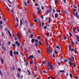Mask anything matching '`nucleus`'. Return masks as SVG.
Listing matches in <instances>:
<instances>
[{
  "label": "nucleus",
  "instance_id": "obj_11",
  "mask_svg": "<svg viewBox=\"0 0 79 79\" xmlns=\"http://www.w3.org/2000/svg\"><path fill=\"white\" fill-rule=\"evenodd\" d=\"M31 41L32 44H34V42H35V39L34 38L32 39H31Z\"/></svg>",
  "mask_w": 79,
  "mask_h": 79
},
{
  "label": "nucleus",
  "instance_id": "obj_38",
  "mask_svg": "<svg viewBox=\"0 0 79 79\" xmlns=\"http://www.w3.org/2000/svg\"><path fill=\"white\" fill-rule=\"evenodd\" d=\"M52 56L54 58H55V54H53L52 55Z\"/></svg>",
  "mask_w": 79,
  "mask_h": 79
},
{
  "label": "nucleus",
  "instance_id": "obj_41",
  "mask_svg": "<svg viewBox=\"0 0 79 79\" xmlns=\"http://www.w3.org/2000/svg\"><path fill=\"white\" fill-rule=\"evenodd\" d=\"M10 44H11V42H10V41L8 43V45H10Z\"/></svg>",
  "mask_w": 79,
  "mask_h": 79
},
{
  "label": "nucleus",
  "instance_id": "obj_8",
  "mask_svg": "<svg viewBox=\"0 0 79 79\" xmlns=\"http://www.w3.org/2000/svg\"><path fill=\"white\" fill-rule=\"evenodd\" d=\"M58 16V13H56L55 14V18H57Z\"/></svg>",
  "mask_w": 79,
  "mask_h": 79
},
{
  "label": "nucleus",
  "instance_id": "obj_26",
  "mask_svg": "<svg viewBox=\"0 0 79 79\" xmlns=\"http://www.w3.org/2000/svg\"><path fill=\"white\" fill-rule=\"evenodd\" d=\"M12 68H13L14 71H15V66L14 65L13 66Z\"/></svg>",
  "mask_w": 79,
  "mask_h": 79
},
{
  "label": "nucleus",
  "instance_id": "obj_2",
  "mask_svg": "<svg viewBox=\"0 0 79 79\" xmlns=\"http://www.w3.org/2000/svg\"><path fill=\"white\" fill-rule=\"evenodd\" d=\"M73 12L74 16L77 17L78 19H79V15L78 16H77V10L74 9L73 11Z\"/></svg>",
  "mask_w": 79,
  "mask_h": 79
},
{
  "label": "nucleus",
  "instance_id": "obj_5",
  "mask_svg": "<svg viewBox=\"0 0 79 79\" xmlns=\"http://www.w3.org/2000/svg\"><path fill=\"white\" fill-rule=\"evenodd\" d=\"M10 55L12 57H13V51L10 50Z\"/></svg>",
  "mask_w": 79,
  "mask_h": 79
},
{
  "label": "nucleus",
  "instance_id": "obj_16",
  "mask_svg": "<svg viewBox=\"0 0 79 79\" xmlns=\"http://www.w3.org/2000/svg\"><path fill=\"white\" fill-rule=\"evenodd\" d=\"M17 34L19 38H21V35H20V34H19V33H18Z\"/></svg>",
  "mask_w": 79,
  "mask_h": 79
},
{
  "label": "nucleus",
  "instance_id": "obj_30",
  "mask_svg": "<svg viewBox=\"0 0 79 79\" xmlns=\"http://www.w3.org/2000/svg\"><path fill=\"white\" fill-rule=\"evenodd\" d=\"M34 22L36 23V22H37V19H35L34 20Z\"/></svg>",
  "mask_w": 79,
  "mask_h": 79
},
{
  "label": "nucleus",
  "instance_id": "obj_4",
  "mask_svg": "<svg viewBox=\"0 0 79 79\" xmlns=\"http://www.w3.org/2000/svg\"><path fill=\"white\" fill-rule=\"evenodd\" d=\"M69 60L71 61H74V58L73 56H71Z\"/></svg>",
  "mask_w": 79,
  "mask_h": 79
},
{
  "label": "nucleus",
  "instance_id": "obj_18",
  "mask_svg": "<svg viewBox=\"0 0 79 79\" xmlns=\"http://www.w3.org/2000/svg\"><path fill=\"white\" fill-rule=\"evenodd\" d=\"M55 5H56L58 3V0H55Z\"/></svg>",
  "mask_w": 79,
  "mask_h": 79
},
{
  "label": "nucleus",
  "instance_id": "obj_48",
  "mask_svg": "<svg viewBox=\"0 0 79 79\" xmlns=\"http://www.w3.org/2000/svg\"><path fill=\"white\" fill-rule=\"evenodd\" d=\"M58 64H59V66H60V64H61V63H60V62H58Z\"/></svg>",
  "mask_w": 79,
  "mask_h": 79
},
{
  "label": "nucleus",
  "instance_id": "obj_51",
  "mask_svg": "<svg viewBox=\"0 0 79 79\" xmlns=\"http://www.w3.org/2000/svg\"><path fill=\"white\" fill-rule=\"evenodd\" d=\"M73 67H76V65H75V64H74V63L73 64Z\"/></svg>",
  "mask_w": 79,
  "mask_h": 79
},
{
  "label": "nucleus",
  "instance_id": "obj_19",
  "mask_svg": "<svg viewBox=\"0 0 79 79\" xmlns=\"http://www.w3.org/2000/svg\"><path fill=\"white\" fill-rule=\"evenodd\" d=\"M37 13H38V14H40L41 13V10H38V11H37Z\"/></svg>",
  "mask_w": 79,
  "mask_h": 79
},
{
  "label": "nucleus",
  "instance_id": "obj_42",
  "mask_svg": "<svg viewBox=\"0 0 79 79\" xmlns=\"http://www.w3.org/2000/svg\"><path fill=\"white\" fill-rule=\"evenodd\" d=\"M30 28H29L28 29V32H29V33H30V32H31V31H30Z\"/></svg>",
  "mask_w": 79,
  "mask_h": 79
},
{
  "label": "nucleus",
  "instance_id": "obj_54",
  "mask_svg": "<svg viewBox=\"0 0 79 79\" xmlns=\"http://www.w3.org/2000/svg\"><path fill=\"white\" fill-rule=\"evenodd\" d=\"M71 42L72 44H73V45H74V42H73V41H71Z\"/></svg>",
  "mask_w": 79,
  "mask_h": 79
},
{
  "label": "nucleus",
  "instance_id": "obj_49",
  "mask_svg": "<svg viewBox=\"0 0 79 79\" xmlns=\"http://www.w3.org/2000/svg\"><path fill=\"white\" fill-rule=\"evenodd\" d=\"M60 70H59L58 72H57V74H60Z\"/></svg>",
  "mask_w": 79,
  "mask_h": 79
},
{
  "label": "nucleus",
  "instance_id": "obj_58",
  "mask_svg": "<svg viewBox=\"0 0 79 79\" xmlns=\"http://www.w3.org/2000/svg\"><path fill=\"white\" fill-rule=\"evenodd\" d=\"M16 55H19V53L18 52H16Z\"/></svg>",
  "mask_w": 79,
  "mask_h": 79
},
{
  "label": "nucleus",
  "instance_id": "obj_53",
  "mask_svg": "<svg viewBox=\"0 0 79 79\" xmlns=\"http://www.w3.org/2000/svg\"><path fill=\"white\" fill-rule=\"evenodd\" d=\"M73 31L74 33H75V28H73Z\"/></svg>",
  "mask_w": 79,
  "mask_h": 79
},
{
  "label": "nucleus",
  "instance_id": "obj_13",
  "mask_svg": "<svg viewBox=\"0 0 79 79\" xmlns=\"http://www.w3.org/2000/svg\"><path fill=\"white\" fill-rule=\"evenodd\" d=\"M17 77H19V78H20V77H21L20 75L18 73H17Z\"/></svg>",
  "mask_w": 79,
  "mask_h": 79
},
{
  "label": "nucleus",
  "instance_id": "obj_20",
  "mask_svg": "<svg viewBox=\"0 0 79 79\" xmlns=\"http://www.w3.org/2000/svg\"><path fill=\"white\" fill-rule=\"evenodd\" d=\"M30 38H33V34H31L30 35Z\"/></svg>",
  "mask_w": 79,
  "mask_h": 79
},
{
  "label": "nucleus",
  "instance_id": "obj_28",
  "mask_svg": "<svg viewBox=\"0 0 79 79\" xmlns=\"http://www.w3.org/2000/svg\"><path fill=\"white\" fill-rule=\"evenodd\" d=\"M20 26H21V25H22V20H20Z\"/></svg>",
  "mask_w": 79,
  "mask_h": 79
},
{
  "label": "nucleus",
  "instance_id": "obj_36",
  "mask_svg": "<svg viewBox=\"0 0 79 79\" xmlns=\"http://www.w3.org/2000/svg\"><path fill=\"white\" fill-rule=\"evenodd\" d=\"M69 35L70 37H72V34H71V33H69Z\"/></svg>",
  "mask_w": 79,
  "mask_h": 79
},
{
  "label": "nucleus",
  "instance_id": "obj_47",
  "mask_svg": "<svg viewBox=\"0 0 79 79\" xmlns=\"http://www.w3.org/2000/svg\"><path fill=\"white\" fill-rule=\"evenodd\" d=\"M56 48H58V49H60V47H59L58 46H57L56 47Z\"/></svg>",
  "mask_w": 79,
  "mask_h": 79
},
{
  "label": "nucleus",
  "instance_id": "obj_63",
  "mask_svg": "<svg viewBox=\"0 0 79 79\" xmlns=\"http://www.w3.org/2000/svg\"><path fill=\"white\" fill-rule=\"evenodd\" d=\"M35 6H38V4H37V3H35Z\"/></svg>",
  "mask_w": 79,
  "mask_h": 79
},
{
  "label": "nucleus",
  "instance_id": "obj_37",
  "mask_svg": "<svg viewBox=\"0 0 79 79\" xmlns=\"http://www.w3.org/2000/svg\"><path fill=\"white\" fill-rule=\"evenodd\" d=\"M37 39H38L39 40L40 39V36H39L37 37Z\"/></svg>",
  "mask_w": 79,
  "mask_h": 79
},
{
  "label": "nucleus",
  "instance_id": "obj_24",
  "mask_svg": "<svg viewBox=\"0 0 79 79\" xmlns=\"http://www.w3.org/2000/svg\"><path fill=\"white\" fill-rule=\"evenodd\" d=\"M68 63L70 65H73V64L71 63L70 61H69Z\"/></svg>",
  "mask_w": 79,
  "mask_h": 79
},
{
  "label": "nucleus",
  "instance_id": "obj_32",
  "mask_svg": "<svg viewBox=\"0 0 79 79\" xmlns=\"http://www.w3.org/2000/svg\"><path fill=\"white\" fill-rule=\"evenodd\" d=\"M70 77L71 78H72V77H73V75H72V74L71 73H70Z\"/></svg>",
  "mask_w": 79,
  "mask_h": 79
},
{
  "label": "nucleus",
  "instance_id": "obj_29",
  "mask_svg": "<svg viewBox=\"0 0 79 79\" xmlns=\"http://www.w3.org/2000/svg\"><path fill=\"white\" fill-rule=\"evenodd\" d=\"M6 7L7 8L8 10L10 11V10L9 9V8L6 5Z\"/></svg>",
  "mask_w": 79,
  "mask_h": 79
},
{
  "label": "nucleus",
  "instance_id": "obj_33",
  "mask_svg": "<svg viewBox=\"0 0 79 79\" xmlns=\"http://www.w3.org/2000/svg\"><path fill=\"white\" fill-rule=\"evenodd\" d=\"M60 73H64V70H60Z\"/></svg>",
  "mask_w": 79,
  "mask_h": 79
},
{
  "label": "nucleus",
  "instance_id": "obj_9",
  "mask_svg": "<svg viewBox=\"0 0 79 79\" xmlns=\"http://www.w3.org/2000/svg\"><path fill=\"white\" fill-rule=\"evenodd\" d=\"M0 59L2 64H3V63H4V60H3V59L2 58H1Z\"/></svg>",
  "mask_w": 79,
  "mask_h": 79
},
{
  "label": "nucleus",
  "instance_id": "obj_55",
  "mask_svg": "<svg viewBox=\"0 0 79 79\" xmlns=\"http://www.w3.org/2000/svg\"><path fill=\"white\" fill-rule=\"evenodd\" d=\"M23 49L24 50H25V51H27V49H26V48H24Z\"/></svg>",
  "mask_w": 79,
  "mask_h": 79
},
{
  "label": "nucleus",
  "instance_id": "obj_7",
  "mask_svg": "<svg viewBox=\"0 0 79 79\" xmlns=\"http://www.w3.org/2000/svg\"><path fill=\"white\" fill-rule=\"evenodd\" d=\"M15 44H16V45H17L18 47L19 46V45H20V43H18V41H16L15 42Z\"/></svg>",
  "mask_w": 79,
  "mask_h": 79
},
{
  "label": "nucleus",
  "instance_id": "obj_31",
  "mask_svg": "<svg viewBox=\"0 0 79 79\" xmlns=\"http://www.w3.org/2000/svg\"><path fill=\"white\" fill-rule=\"evenodd\" d=\"M21 69L20 68H18V70L19 72H20L21 71Z\"/></svg>",
  "mask_w": 79,
  "mask_h": 79
},
{
  "label": "nucleus",
  "instance_id": "obj_6",
  "mask_svg": "<svg viewBox=\"0 0 79 79\" xmlns=\"http://www.w3.org/2000/svg\"><path fill=\"white\" fill-rule=\"evenodd\" d=\"M11 13H12V15L14 18H15V15H14V11H13V8L12 9V10H11Z\"/></svg>",
  "mask_w": 79,
  "mask_h": 79
},
{
  "label": "nucleus",
  "instance_id": "obj_64",
  "mask_svg": "<svg viewBox=\"0 0 79 79\" xmlns=\"http://www.w3.org/2000/svg\"><path fill=\"white\" fill-rule=\"evenodd\" d=\"M52 79H54V77H51Z\"/></svg>",
  "mask_w": 79,
  "mask_h": 79
},
{
  "label": "nucleus",
  "instance_id": "obj_23",
  "mask_svg": "<svg viewBox=\"0 0 79 79\" xmlns=\"http://www.w3.org/2000/svg\"><path fill=\"white\" fill-rule=\"evenodd\" d=\"M50 13V11H49V10H47L46 12L47 15H48V13Z\"/></svg>",
  "mask_w": 79,
  "mask_h": 79
},
{
  "label": "nucleus",
  "instance_id": "obj_34",
  "mask_svg": "<svg viewBox=\"0 0 79 79\" xmlns=\"http://www.w3.org/2000/svg\"><path fill=\"white\" fill-rule=\"evenodd\" d=\"M44 29H45V30L47 29V26H45L44 27Z\"/></svg>",
  "mask_w": 79,
  "mask_h": 79
},
{
  "label": "nucleus",
  "instance_id": "obj_45",
  "mask_svg": "<svg viewBox=\"0 0 79 79\" xmlns=\"http://www.w3.org/2000/svg\"><path fill=\"white\" fill-rule=\"evenodd\" d=\"M30 64H33V61H31L30 63Z\"/></svg>",
  "mask_w": 79,
  "mask_h": 79
},
{
  "label": "nucleus",
  "instance_id": "obj_39",
  "mask_svg": "<svg viewBox=\"0 0 79 79\" xmlns=\"http://www.w3.org/2000/svg\"><path fill=\"white\" fill-rule=\"evenodd\" d=\"M10 71H13V68L12 67H10Z\"/></svg>",
  "mask_w": 79,
  "mask_h": 79
},
{
  "label": "nucleus",
  "instance_id": "obj_14",
  "mask_svg": "<svg viewBox=\"0 0 79 79\" xmlns=\"http://www.w3.org/2000/svg\"><path fill=\"white\" fill-rule=\"evenodd\" d=\"M69 51H71V46L70 45L69 46Z\"/></svg>",
  "mask_w": 79,
  "mask_h": 79
},
{
  "label": "nucleus",
  "instance_id": "obj_56",
  "mask_svg": "<svg viewBox=\"0 0 79 79\" xmlns=\"http://www.w3.org/2000/svg\"><path fill=\"white\" fill-rule=\"evenodd\" d=\"M49 10L50 11H52V9H51V8H49Z\"/></svg>",
  "mask_w": 79,
  "mask_h": 79
},
{
  "label": "nucleus",
  "instance_id": "obj_40",
  "mask_svg": "<svg viewBox=\"0 0 79 79\" xmlns=\"http://www.w3.org/2000/svg\"><path fill=\"white\" fill-rule=\"evenodd\" d=\"M35 41L36 43H38V40H37V39H36L35 40Z\"/></svg>",
  "mask_w": 79,
  "mask_h": 79
},
{
  "label": "nucleus",
  "instance_id": "obj_35",
  "mask_svg": "<svg viewBox=\"0 0 79 79\" xmlns=\"http://www.w3.org/2000/svg\"><path fill=\"white\" fill-rule=\"evenodd\" d=\"M3 23V22H2V21H0V24L2 25Z\"/></svg>",
  "mask_w": 79,
  "mask_h": 79
},
{
  "label": "nucleus",
  "instance_id": "obj_57",
  "mask_svg": "<svg viewBox=\"0 0 79 79\" xmlns=\"http://www.w3.org/2000/svg\"><path fill=\"white\" fill-rule=\"evenodd\" d=\"M5 30L6 31H8V29L7 28H5Z\"/></svg>",
  "mask_w": 79,
  "mask_h": 79
},
{
  "label": "nucleus",
  "instance_id": "obj_12",
  "mask_svg": "<svg viewBox=\"0 0 79 79\" xmlns=\"http://www.w3.org/2000/svg\"><path fill=\"white\" fill-rule=\"evenodd\" d=\"M47 45H48V40L47 38L45 39Z\"/></svg>",
  "mask_w": 79,
  "mask_h": 79
},
{
  "label": "nucleus",
  "instance_id": "obj_21",
  "mask_svg": "<svg viewBox=\"0 0 79 79\" xmlns=\"http://www.w3.org/2000/svg\"><path fill=\"white\" fill-rule=\"evenodd\" d=\"M54 52L56 54V53H58V52L56 51V50H55L54 51Z\"/></svg>",
  "mask_w": 79,
  "mask_h": 79
},
{
  "label": "nucleus",
  "instance_id": "obj_10",
  "mask_svg": "<svg viewBox=\"0 0 79 79\" xmlns=\"http://www.w3.org/2000/svg\"><path fill=\"white\" fill-rule=\"evenodd\" d=\"M34 58V57L32 55L28 57L29 59H30V58Z\"/></svg>",
  "mask_w": 79,
  "mask_h": 79
},
{
  "label": "nucleus",
  "instance_id": "obj_62",
  "mask_svg": "<svg viewBox=\"0 0 79 79\" xmlns=\"http://www.w3.org/2000/svg\"><path fill=\"white\" fill-rule=\"evenodd\" d=\"M23 30H24V31H26V28L25 27L24 28Z\"/></svg>",
  "mask_w": 79,
  "mask_h": 79
},
{
  "label": "nucleus",
  "instance_id": "obj_46",
  "mask_svg": "<svg viewBox=\"0 0 79 79\" xmlns=\"http://www.w3.org/2000/svg\"><path fill=\"white\" fill-rule=\"evenodd\" d=\"M16 19L17 20V23H18V22H19V21H18V18H16Z\"/></svg>",
  "mask_w": 79,
  "mask_h": 79
},
{
  "label": "nucleus",
  "instance_id": "obj_52",
  "mask_svg": "<svg viewBox=\"0 0 79 79\" xmlns=\"http://www.w3.org/2000/svg\"><path fill=\"white\" fill-rule=\"evenodd\" d=\"M12 35H13V36L14 37H15V38H16V36H15V34H13Z\"/></svg>",
  "mask_w": 79,
  "mask_h": 79
},
{
  "label": "nucleus",
  "instance_id": "obj_17",
  "mask_svg": "<svg viewBox=\"0 0 79 79\" xmlns=\"http://www.w3.org/2000/svg\"><path fill=\"white\" fill-rule=\"evenodd\" d=\"M39 43L40 45H42V42H41V41L40 40H39Z\"/></svg>",
  "mask_w": 79,
  "mask_h": 79
},
{
  "label": "nucleus",
  "instance_id": "obj_61",
  "mask_svg": "<svg viewBox=\"0 0 79 79\" xmlns=\"http://www.w3.org/2000/svg\"><path fill=\"white\" fill-rule=\"evenodd\" d=\"M28 61L27 62V63H26V65L27 66L28 64Z\"/></svg>",
  "mask_w": 79,
  "mask_h": 79
},
{
  "label": "nucleus",
  "instance_id": "obj_50",
  "mask_svg": "<svg viewBox=\"0 0 79 79\" xmlns=\"http://www.w3.org/2000/svg\"><path fill=\"white\" fill-rule=\"evenodd\" d=\"M0 73L1 75L2 76H3V74H2V72H1V71H0Z\"/></svg>",
  "mask_w": 79,
  "mask_h": 79
},
{
  "label": "nucleus",
  "instance_id": "obj_60",
  "mask_svg": "<svg viewBox=\"0 0 79 79\" xmlns=\"http://www.w3.org/2000/svg\"><path fill=\"white\" fill-rule=\"evenodd\" d=\"M24 4L25 6H27V3H26V2H24Z\"/></svg>",
  "mask_w": 79,
  "mask_h": 79
},
{
  "label": "nucleus",
  "instance_id": "obj_27",
  "mask_svg": "<svg viewBox=\"0 0 79 79\" xmlns=\"http://www.w3.org/2000/svg\"><path fill=\"white\" fill-rule=\"evenodd\" d=\"M52 13H55V9H53Z\"/></svg>",
  "mask_w": 79,
  "mask_h": 79
},
{
  "label": "nucleus",
  "instance_id": "obj_15",
  "mask_svg": "<svg viewBox=\"0 0 79 79\" xmlns=\"http://www.w3.org/2000/svg\"><path fill=\"white\" fill-rule=\"evenodd\" d=\"M42 64H44V65H45V64H46V62L45 61H44L42 62Z\"/></svg>",
  "mask_w": 79,
  "mask_h": 79
},
{
  "label": "nucleus",
  "instance_id": "obj_3",
  "mask_svg": "<svg viewBox=\"0 0 79 79\" xmlns=\"http://www.w3.org/2000/svg\"><path fill=\"white\" fill-rule=\"evenodd\" d=\"M49 49L48 48L47 50H48V54H50L51 53V52H52V51H51V50H50V46L49 45Z\"/></svg>",
  "mask_w": 79,
  "mask_h": 79
},
{
  "label": "nucleus",
  "instance_id": "obj_59",
  "mask_svg": "<svg viewBox=\"0 0 79 79\" xmlns=\"http://www.w3.org/2000/svg\"><path fill=\"white\" fill-rule=\"evenodd\" d=\"M44 23L43 22H42V27H44Z\"/></svg>",
  "mask_w": 79,
  "mask_h": 79
},
{
  "label": "nucleus",
  "instance_id": "obj_25",
  "mask_svg": "<svg viewBox=\"0 0 79 79\" xmlns=\"http://www.w3.org/2000/svg\"><path fill=\"white\" fill-rule=\"evenodd\" d=\"M63 13H64V14H66V13H67L66 12V11L64 10L63 11Z\"/></svg>",
  "mask_w": 79,
  "mask_h": 79
},
{
  "label": "nucleus",
  "instance_id": "obj_1",
  "mask_svg": "<svg viewBox=\"0 0 79 79\" xmlns=\"http://www.w3.org/2000/svg\"><path fill=\"white\" fill-rule=\"evenodd\" d=\"M47 66L49 70H50V69H53V68H54L53 66L51 63H48L47 64Z\"/></svg>",
  "mask_w": 79,
  "mask_h": 79
},
{
  "label": "nucleus",
  "instance_id": "obj_43",
  "mask_svg": "<svg viewBox=\"0 0 79 79\" xmlns=\"http://www.w3.org/2000/svg\"><path fill=\"white\" fill-rule=\"evenodd\" d=\"M74 48H72L71 49V52H73V51H74Z\"/></svg>",
  "mask_w": 79,
  "mask_h": 79
},
{
  "label": "nucleus",
  "instance_id": "obj_22",
  "mask_svg": "<svg viewBox=\"0 0 79 79\" xmlns=\"http://www.w3.org/2000/svg\"><path fill=\"white\" fill-rule=\"evenodd\" d=\"M64 62H66V63H67V62H68V60H67V59H65L64 60Z\"/></svg>",
  "mask_w": 79,
  "mask_h": 79
},
{
  "label": "nucleus",
  "instance_id": "obj_44",
  "mask_svg": "<svg viewBox=\"0 0 79 79\" xmlns=\"http://www.w3.org/2000/svg\"><path fill=\"white\" fill-rule=\"evenodd\" d=\"M27 71L28 73V74H29L30 75L31 74V73H30V71H29V70H27Z\"/></svg>",
  "mask_w": 79,
  "mask_h": 79
}]
</instances>
